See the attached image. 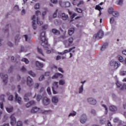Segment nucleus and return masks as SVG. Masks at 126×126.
Here are the masks:
<instances>
[{"mask_svg":"<svg viewBox=\"0 0 126 126\" xmlns=\"http://www.w3.org/2000/svg\"><path fill=\"white\" fill-rule=\"evenodd\" d=\"M40 44L46 50L47 54H51L52 51L49 50V44H48V39L46 38V32H43L40 33Z\"/></svg>","mask_w":126,"mask_h":126,"instance_id":"f257e3e1","label":"nucleus"},{"mask_svg":"<svg viewBox=\"0 0 126 126\" xmlns=\"http://www.w3.org/2000/svg\"><path fill=\"white\" fill-rule=\"evenodd\" d=\"M104 36V32L102 30H100L97 33L94 35V39H101Z\"/></svg>","mask_w":126,"mask_h":126,"instance_id":"f03ea898","label":"nucleus"},{"mask_svg":"<svg viewBox=\"0 0 126 126\" xmlns=\"http://www.w3.org/2000/svg\"><path fill=\"white\" fill-rule=\"evenodd\" d=\"M59 82H54L53 84V86L52 87V91L53 92V94H58V92H57V89H58V88L59 87Z\"/></svg>","mask_w":126,"mask_h":126,"instance_id":"7ed1b4c3","label":"nucleus"},{"mask_svg":"<svg viewBox=\"0 0 126 126\" xmlns=\"http://www.w3.org/2000/svg\"><path fill=\"white\" fill-rule=\"evenodd\" d=\"M87 102L90 105H96L97 104V101L93 97H88Z\"/></svg>","mask_w":126,"mask_h":126,"instance_id":"20e7f679","label":"nucleus"},{"mask_svg":"<svg viewBox=\"0 0 126 126\" xmlns=\"http://www.w3.org/2000/svg\"><path fill=\"white\" fill-rule=\"evenodd\" d=\"M51 103V100L46 96H44L42 99V103L44 106H48Z\"/></svg>","mask_w":126,"mask_h":126,"instance_id":"39448f33","label":"nucleus"},{"mask_svg":"<svg viewBox=\"0 0 126 126\" xmlns=\"http://www.w3.org/2000/svg\"><path fill=\"white\" fill-rule=\"evenodd\" d=\"M0 76L2 79H3V83L4 84H6L7 83V75H5V74L3 73H0Z\"/></svg>","mask_w":126,"mask_h":126,"instance_id":"423d86ee","label":"nucleus"},{"mask_svg":"<svg viewBox=\"0 0 126 126\" xmlns=\"http://www.w3.org/2000/svg\"><path fill=\"white\" fill-rule=\"evenodd\" d=\"M120 64H121L120 63H118L113 60L110 62L111 66H113V67H115V68H118L120 66Z\"/></svg>","mask_w":126,"mask_h":126,"instance_id":"0eeeda50","label":"nucleus"},{"mask_svg":"<svg viewBox=\"0 0 126 126\" xmlns=\"http://www.w3.org/2000/svg\"><path fill=\"white\" fill-rule=\"evenodd\" d=\"M80 121L81 124H85L87 122V116L85 114H83L80 119Z\"/></svg>","mask_w":126,"mask_h":126,"instance_id":"6e6552de","label":"nucleus"},{"mask_svg":"<svg viewBox=\"0 0 126 126\" xmlns=\"http://www.w3.org/2000/svg\"><path fill=\"white\" fill-rule=\"evenodd\" d=\"M32 82L33 79H32L30 76H28L27 79V85L30 87H31V86L33 85Z\"/></svg>","mask_w":126,"mask_h":126,"instance_id":"1a4fd4ad","label":"nucleus"},{"mask_svg":"<svg viewBox=\"0 0 126 126\" xmlns=\"http://www.w3.org/2000/svg\"><path fill=\"white\" fill-rule=\"evenodd\" d=\"M15 100L19 104V105H21L22 104V100L21 97L18 96V94H17V93H15Z\"/></svg>","mask_w":126,"mask_h":126,"instance_id":"9d476101","label":"nucleus"},{"mask_svg":"<svg viewBox=\"0 0 126 126\" xmlns=\"http://www.w3.org/2000/svg\"><path fill=\"white\" fill-rule=\"evenodd\" d=\"M11 120L10 124L12 126H15V124H16V119L14 117V114H12L10 117Z\"/></svg>","mask_w":126,"mask_h":126,"instance_id":"9b49d317","label":"nucleus"},{"mask_svg":"<svg viewBox=\"0 0 126 126\" xmlns=\"http://www.w3.org/2000/svg\"><path fill=\"white\" fill-rule=\"evenodd\" d=\"M36 16L35 15L32 16V28L34 30H36V29L37 28V27L36 26Z\"/></svg>","mask_w":126,"mask_h":126,"instance_id":"f8f14e48","label":"nucleus"},{"mask_svg":"<svg viewBox=\"0 0 126 126\" xmlns=\"http://www.w3.org/2000/svg\"><path fill=\"white\" fill-rule=\"evenodd\" d=\"M60 17L62 20H67L68 19V15L65 14L64 13H61L60 14Z\"/></svg>","mask_w":126,"mask_h":126,"instance_id":"ddd939ff","label":"nucleus"},{"mask_svg":"<svg viewBox=\"0 0 126 126\" xmlns=\"http://www.w3.org/2000/svg\"><path fill=\"white\" fill-rule=\"evenodd\" d=\"M21 39V36L20 34H17L15 36V43L16 45H18V43L20 42V39Z\"/></svg>","mask_w":126,"mask_h":126,"instance_id":"4468645a","label":"nucleus"},{"mask_svg":"<svg viewBox=\"0 0 126 126\" xmlns=\"http://www.w3.org/2000/svg\"><path fill=\"white\" fill-rule=\"evenodd\" d=\"M40 110V109L39 108H38L37 107H34L32 108L31 113H32V114H35V113L39 112Z\"/></svg>","mask_w":126,"mask_h":126,"instance_id":"2eb2a0df","label":"nucleus"},{"mask_svg":"<svg viewBox=\"0 0 126 126\" xmlns=\"http://www.w3.org/2000/svg\"><path fill=\"white\" fill-rule=\"evenodd\" d=\"M109 110L111 111V112H117V111H118V108L115 105H111L109 107Z\"/></svg>","mask_w":126,"mask_h":126,"instance_id":"dca6fc26","label":"nucleus"},{"mask_svg":"<svg viewBox=\"0 0 126 126\" xmlns=\"http://www.w3.org/2000/svg\"><path fill=\"white\" fill-rule=\"evenodd\" d=\"M36 66L37 67H39V68H42V67H44V64L40 63L38 61H36L35 62Z\"/></svg>","mask_w":126,"mask_h":126,"instance_id":"f3484780","label":"nucleus"},{"mask_svg":"<svg viewBox=\"0 0 126 126\" xmlns=\"http://www.w3.org/2000/svg\"><path fill=\"white\" fill-rule=\"evenodd\" d=\"M32 105H35V101L34 100H31L26 104V107L27 108H29L30 106H32Z\"/></svg>","mask_w":126,"mask_h":126,"instance_id":"a211bd4d","label":"nucleus"},{"mask_svg":"<svg viewBox=\"0 0 126 126\" xmlns=\"http://www.w3.org/2000/svg\"><path fill=\"white\" fill-rule=\"evenodd\" d=\"M6 111H7V112L8 113H11L13 112V107L10 106H8L6 107Z\"/></svg>","mask_w":126,"mask_h":126,"instance_id":"6ab92c4d","label":"nucleus"},{"mask_svg":"<svg viewBox=\"0 0 126 126\" xmlns=\"http://www.w3.org/2000/svg\"><path fill=\"white\" fill-rule=\"evenodd\" d=\"M52 103H55V104H57L58 102H59V98L57 96H53L52 98Z\"/></svg>","mask_w":126,"mask_h":126,"instance_id":"aec40b11","label":"nucleus"},{"mask_svg":"<svg viewBox=\"0 0 126 126\" xmlns=\"http://www.w3.org/2000/svg\"><path fill=\"white\" fill-rule=\"evenodd\" d=\"M74 31H75L74 28H70L68 30V34L70 36H71V35H72L74 33Z\"/></svg>","mask_w":126,"mask_h":126,"instance_id":"412c9836","label":"nucleus"},{"mask_svg":"<svg viewBox=\"0 0 126 126\" xmlns=\"http://www.w3.org/2000/svg\"><path fill=\"white\" fill-rule=\"evenodd\" d=\"M52 32L55 34V35H60V31H58L56 29H53L52 30Z\"/></svg>","mask_w":126,"mask_h":126,"instance_id":"4be33fe9","label":"nucleus"},{"mask_svg":"<svg viewBox=\"0 0 126 126\" xmlns=\"http://www.w3.org/2000/svg\"><path fill=\"white\" fill-rule=\"evenodd\" d=\"M28 73L29 74H30V75H31V76H32V77H36V74H35V73H34V72H33L32 70L29 71Z\"/></svg>","mask_w":126,"mask_h":126,"instance_id":"5701e85b","label":"nucleus"},{"mask_svg":"<svg viewBox=\"0 0 126 126\" xmlns=\"http://www.w3.org/2000/svg\"><path fill=\"white\" fill-rule=\"evenodd\" d=\"M112 15L114 17H119V12L118 11H114L112 13Z\"/></svg>","mask_w":126,"mask_h":126,"instance_id":"b1692460","label":"nucleus"},{"mask_svg":"<svg viewBox=\"0 0 126 126\" xmlns=\"http://www.w3.org/2000/svg\"><path fill=\"white\" fill-rule=\"evenodd\" d=\"M28 94H26L24 96V99L25 102H28L29 101V98H28Z\"/></svg>","mask_w":126,"mask_h":126,"instance_id":"393cba45","label":"nucleus"},{"mask_svg":"<svg viewBox=\"0 0 126 126\" xmlns=\"http://www.w3.org/2000/svg\"><path fill=\"white\" fill-rule=\"evenodd\" d=\"M37 52L39 54H40V55H42V56H44V53H43V50H42V49L38 47Z\"/></svg>","mask_w":126,"mask_h":126,"instance_id":"a878e982","label":"nucleus"},{"mask_svg":"<svg viewBox=\"0 0 126 126\" xmlns=\"http://www.w3.org/2000/svg\"><path fill=\"white\" fill-rule=\"evenodd\" d=\"M68 42H69V43H68V46H71V45L73 42V38L70 37V38H69Z\"/></svg>","mask_w":126,"mask_h":126,"instance_id":"bb28decb","label":"nucleus"},{"mask_svg":"<svg viewBox=\"0 0 126 126\" xmlns=\"http://www.w3.org/2000/svg\"><path fill=\"white\" fill-rule=\"evenodd\" d=\"M120 75L122 76H125L126 75V71L121 70L120 72Z\"/></svg>","mask_w":126,"mask_h":126,"instance_id":"cd10ccee","label":"nucleus"},{"mask_svg":"<svg viewBox=\"0 0 126 126\" xmlns=\"http://www.w3.org/2000/svg\"><path fill=\"white\" fill-rule=\"evenodd\" d=\"M22 62H23L24 63H25L26 64L29 63V61L28 60V59H26V58H23V59H22Z\"/></svg>","mask_w":126,"mask_h":126,"instance_id":"c85d7f7f","label":"nucleus"},{"mask_svg":"<svg viewBox=\"0 0 126 126\" xmlns=\"http://www.w3.org/2000/svg\"><path fill=\"white\" fill-rule=\"evenodd\" d=\"M60 85H64L65 84V80H60L59 81Z\"/></svg>","mask_w":126,"mask_h":126,"instance_id":"c756f323","label":"nucleus"},{"mask_svg":"<svg viewBox=\"0 0 126 126\" xmlns=\"http://www.w3.org/2000/svg\"><path fill=\"white\" fill-rule=\"evenodd\" d=\"M108 12L110 13V14H113V12H114V8L113 7H110L109 8Z\"/></svg>","mask_w":126,"mask_h":126,"instance_id":"7c9ffc66","label":"nucleus"},{"mask_svg":"<svg viewBox=\"0 0 126 126\" xmlns=\"http://www.w3.org/2000/svg\"><path fill=\"white\" fill-rule=\"evenodd\" d=\"M65 2H63L62 1H59V4L62 7H64Z\"/></svg>","mask_w":126,"mask_h":126,"instance_id":"2f4dec72","label":"nucleus"},{"mask_svg":"<svg viewBox=\"0 0 126 126\" xmlns=\"http://www.w3.org/2000/svg\"><path fill=\"white\" fill-rule=\"evenodd\" d=\"M58 11H59V10L57 9L52 15L53 18H56V17H57V14H58Z\"/></svg>","mask_w":126,"mask_h":126,"instance_id":"473e14b6","label":"nucleus"},{"mask_svg":"<svg viewBox=\"0 0 126 126\" xmlns=\"http://www.w3.org/2000/svg\"><path fill=\"white\" fill-rule=\"evenodd\" d=\"M59 77V73H56L54 76L52 77V79H57Z\"/></svg>","mask_w":126,"mask_h":126,"instance_id":"72a5a7b5","label":"nucleus"},{"mask_svg":"<svg viewBox=\"0 0 126 126\" xmlns=\"http://www.w3.org/2000/svg\"><path fill=\"white\" fill-rule=\"evenodd\" d=\"M24 37H25V41H26V42L30 41V38H29L28 35H27V34L24 35Z\"/></svg>","mask_w":126,"mask_h":126,"instance_id":"f704fd0d","label":"nucleus"},{"mask_svg":"<svg viewBox=\"0 0 126 126\" xmlns=\"http://www.w3.org/2000/svg\"><path fill=\"white\" fill-rule=\"evenodd\" d=\"M36 22L38 25H42L43 24V22L39 21V18H36Z\"/></svg>","mask_w":126,"mask_h":126,"instance_id":"c9c22d12","label":"nucleus"},{"mask_svg":"<svg viewBox=\"0 0 126 126\" xmlns=\"http://www.w3.org/2000/svg\"><path fill=\"white\" fill-rule=\"evenodd\" d=\"M95 9L99 10V12H101V10H102V8L101 7V6L97 5L95 6Z\"/></svg>","mask_w":126,"mask_h":126,"instance_id":"e433bc0d","label":"nucleus"},{"mask_svg":"<svg viewBox=\"0 0 126 126\" xmlns=\"http://www.w3.org/2000/svg\"><path fill=\"white\" fill-rule=\"evenodd\" d=\"M70 6V3L69 1L65 2L64 7H69Z\"/></svg>","mask_w":126,"mask_h":126,"instance_id":"4c0bfd02","label":"nucleus"},{"mask_svg":"<svg viewBox=\"0 0 126 126\" xmlns=\"http://www.w3.org/2000/svg\"><path fill=\"white\" fill-rule=\"evenodd\" d=\"M23 124H22V122L19 121L16 123V126H22Z\"/></svg>","mask_w":126,"mask_h":126,"instance_id":"58836bf2","label":"nucleus"},{"mask_svg":"<svg viewBox=\"0 0 126 126\" xmlns=\"http://www.w3.org/2000/svg\"><path fill=\"white\" fill-rule=\"evenodd\" d=\"M107 48V44H103L101 48V51H104Z\"/></svg>","mask_w":126,"mask_h":126,"instance_id":"ea45409f","label":"nucleus"},{"mask_svg":"<svg viewBox=\"0 0 126 126\" xmlns=\"http://www.w3.org/2000/svg\"><path fill=\"white\" fill-rule=\"evenodd\" d=\"M40 7V4L39 3H37L34 5V8L35 9H39V8Z\"/></svg>","mask_w":126,"mask_h":126,"instance_id":"a19ab883","label":"nucleus"},{"mask_svg":"<svg viewBox=\"0 0 126 126\" xmlns=\"http://www.w3.org/2000/svg\"><path fill=\"white\" fill-rule=\"evenodd\" d=\"M82 92H83V85H82L81 87H80L79 89V94L82 93Z\"/></svg>","mask_w":126,"mask_h":126,"instance_id":"79ce46f5","label":"nucleus"},{"mask_svg":"<svg viewBox=\"0 0 126 126\" xmlns=\"http://www.w3.org/2000/svg\"><path fill=\"white\" fill-rule=\"evenodd\" d=\"M118 60L121 63H123L124 61V58L122 56H118Z\"/></svg>","mask_w":126,"mask_h":126,"instance_id":"37998d69","label":"nucleus"},{"mask_svg":"<svg viewBox=\"0 0 126 126\" xmlns=\"http://www.w3.org/2000/svg\"><path fill=\"white\" fill-rule=\"evenodd\" d=\"M91 114L94 115V116H96L97 115V113H96V110H95L94 109H92L91 110Z\"/></svg>","mask_w":126,"mask_h":126,"instance_id":"c03bdc74","label":"nucleus"},{"mask_svg":"<svg viewBox=\"0 0 126 126\" xmlns=\"http://www.w3.org/2000/svg\"><path fill=\"white\" fill-rule=\"evenodd\" d=\"M44 79H45V77L43 75H41L39 78V81H42V80H44Z\"/></svg>","mask_w":126,"mask_h":126,"instance_id":"a18cd8bd","label":"nucleus"},{"mask_svg":"<svg viewBox=\"0 0 126 126\" xmlns=\"http://www.w3.org/2000/svg\"><path fill=\"white\" fill-rule=\"evenodd\" d=\"M41 99H42V96L41 95H37V96L36 97L37 101H38V102H39V101H40L41 100Z\"/></svg>","mask_w":126,"mask_h":126,"instance_id":"49530a36","label":"nucleus"},{"mask_svg":"<svg viewBox=\"0 0 126 126\" xmlns=\"http://www.w3.org/2000/svg\"><path fill=\"white\" fill-rule=\"evenodd\" d=\"M8 100H9V101H13V95H10L8 97Z\"/></svg>","mask_w":126,"mask_h":126,"instance_id":"de8ad7c7","label":"nucleus"},{"mask_svg":"<svg viewBox=\"0 0 126 126\" xmlns=\"http://www.w3.org/2000/svg\"><path fill=\"white\" fill-rule=\"evenodd\" d=\"M76 11H77V12H78L79 13H82V9H81V8H76Z\"/></svg>","mask_w":126,"mask_h":126,"instance_id":"09e8293b","label":"nucleus"},{"mask_svg":"<svg viewBox=\"0 0 126 126\" xmlns=\"http://www.w3.org/2000/svg\"><path fill=\"white\" fill-rule=\"evenodd\" d=\"M47 91L49 95H51V94H52V93H51V89L50 88V87L47 88Z\"/></svg>","mask_w":126,"mask_h":126,"instance_id":"8fccbe9b","label":"nucleus"},{"mask_svg":"<svg viewBox=\"0 0 126 126\" xmlns=\"http://www.w3.org/2000/svg\"><path fill=\"white\" fill-rule=\"evenodd\" d=\"M76 115V112H73L70 113L68 115V117H70L71 116H75Z\"/></svg>","mask_w":126,"mask_h":126,"instance_id":"3c124183","label":"nucleus"},{"mask_svg":"<svg viewBox=\"0 0 126 126\" xmlns=\"http://www.w3.org/2000/svg\"><path fill=\"white\" fill-rule=\"evenodd\" d=\"M123 1V0H118V4H119V5H122Z\"/></svg>","mask_w":126,"mask_h":126,"instance_id":"603ef678","label":"nucleus"},{"mask_svg":"<svg viewBox=\"0 0 126 126\" xmlns=\"http://www.w3.org/2000/svg\"><path fill=\"white\" fill-rule=\"evenodd\" d=\"M44 88L42 87L41 88L40 91H39V92L40 93H42V92H43V94H46V93H45V92L44 91Z\"/></svg>","mask_w":126,"mask_h":126,"instance_id":"864d4df0","label":"nucleus"},{"mask_svg":"<svg viewBox=\"0 0 126 126\" xmlns=\"http://www.w3.org/2000/svg\"><path fill=\"white\" fill-rule=\"evenodd\" d=\"M83 3H84V1H83V0H81V1H79V3L77 4V6H79L80 4H83Z\"/></svg>","mask_w":126,"mask_h":126,"instance_id":"5fc2aeb1","label":"nucleus"},{"mask_svg":"<svg viewBox=\"0 0 126 126\" xmlns=\"http://www.w3.org/2000/svg\"><path fill=\"white\" fill-rule=\"evenodd\" d=\"M114 21H115V19H114V18L112 17L110 19V23H111V24L114 23Z\"/></svg>","mask_w":126,"mask_h":126,"instance_id":"6e6d98bb","label":"nucleus"},{"mask_svg":"<svg viewBox=\"0 0 126 126\" xmlns=\"http://www.w3.org/2000/svg\"><path fill=\"white\" fill-rule=\"evenodd\" d=\"M58 70L59 71H60V72H62V73H63V72H64V71H63V69L62 67H59Z\"/></svg>","mask_w":126,"mask_h":126,"instance_id":"4d7b16f0","label":"nucleus"},{"mask_svg":"<svg viewBox=\"0 0 126 126\" xmlns=\"http://www.w3.org/2000/svg\"><path fill=\"white\" fill-rule=\"evenodd\" d=\"M50 74H51V72H46L44 74V76H50Z\"/></svg>","mask_w":126,"mask_h":126,"instance_id":"13d9d810","label":"nucleus"},{"mask_svg":"<svg viewBox=\"0 0 126 126\" xmlns=\"http://www.w3.org/2000/svg\"><path fill=\"white\" fill-rule=\"evenodd\" d=\"M75 16H77V14L74 13L72 16H71V19L74 18V17H75Z\"/></svg>","mask_w":126,"mask_h":126,"instance_id":"bf43d9fd","label":"nucleus"},{"mask_svg":"<svg viewBox=\"0 0 126 126\" xmlns=\"http://www.w3.org/2000/svg\"><path fill=\"white\" fill-rule=\"evenodd\" d=\"M0 99L1 100V101H4V95L2 94L0 96Z\"/></svg>","mask_w":126,"mask_h":126,"instance_id":"052dcab7","label":"nucleus"},{"mask_svg":"<svg viewBox=\"0 0 126 126\" xmlns=\"http://www.w3.org/2000/svg\"><path fill=\"white\" fill-rule=\"evenodd\" d=\"M35 15H36L37 16H38V15H41V12H40V11L39 10H37L35 12Z\"/></svg>","mask_w":126,"mask_h":126,"instance_id":"680f3d73","label":"nucleus"},{"mask_svg":"<svg viewBox=\"0 0 126 126\" xmlns=\"http://www.w3.org/2000/svg\"><path fill=\"white\" fill-rule=\"evenodd\" d=\"M12 69H13V66H11L8 69V72H11Z\"/></svg>","mask_w":126,"mask_h":126,"instance_id":"e2e57ef3","label":"nucleus"},{"mask_svg":"<svg viewBox=\"0 0 126 126\" xmlns=\"http://www.w3.org/2000/svg\"><path fill=\"white\" fill-rule=\"evenodd\" d=\"M0 108L1 109V110H3V102H0Z\"/></svg>","mask_w":126,"mask_h":126,"instance_id":"0e129e2a","label":"nucleus"},{"mask_svg":"<svg viewBox=\"0 0 126 126\" xmlns=\"http://www.w3.org/2000/svg\"><path fill=\"white\" fill-rule=\"evenodd\" d=\"M21 71H22V72H25V71H26V68H25L24 66H23L21 68Z\"/></svg>","mask_w":126,"mask_h":126,"instance_id":"69168bd1","label":"nucleus"},{"mask_svg":"<svg viewBox=\"0 0 126 126\" xmlns=\"http://www.w3.org/2000/svg\"><path fill=\"white\" fill-rule=\"evenodd\" d=\"M14 9H15V10H19V7L18 6V5H16L14 6Z\"/></svg>","mask_w":126,"mask_h":126,"instance_id":"338daca9","label":"nucleus"},{"mask_svg":"<svg viewBox=\"0 0 126 126\" xmlns=\"http://www.w3.org/2000/svg\"><path fill=\"white\" fill-rule=\"evenodd\" d=\"M7 45L8 46H9V47H12L13 46V44H12V43L11 42H8L7 43Z\"/></svg>","mask_w":126,"mask_h":126,"instance_id":"774afa93","label":"nucleus"}]
</instances>
